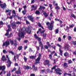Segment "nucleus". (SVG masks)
I'll return each mask as SVG.
<instances>
[{"instance_id":"f257e3e1","label":"nucleus","mask_w":76,"mask_h":76,"mask_svg":"<svg viewBox=\"0 0 76 76\" xmlns=\"http://www.w3.org/2000/svg\"><path fill=\"white\" fill-rule=\"evenodd\" d=\"M34 37L37 39H38V41L39 42V47H41V51H42V50H44L45 48H44V45L42 44V42H41V38L39 37H38V36L37 35V34H35L34 35Z\"/></svg>"},{"instance_id":"f03ea898","label":"nucleus","mask_w":76,"mask_h":76,"mask_svg":"<svg viewBox=\"0 0 76 76\" xmlns=\"http://www.w3.org/2000/svg\"><path fill=\"white\" fill-rule=\"evenodd\" d=\"M56 67H57V65H55V66H54L52 68V70H53V69H55V71L56 72V73H57L58 75H61V74H62L61 73L58 72H62V70L61 69H60L59 68H57V69H56Z\"/></svg>"},{"instance_id":"7ed1b4c3","label":"nucleus","mask_w":76,"mask_h":76,"mask_svg":"<svg viewBox=\"0 0 76 76\" xmlns=\"http://www.w3.org/2000/svg\"><path fill=\"white\" fill-rule=\"evenodd\" d=\"M42 55L40 53H39V56L35 60V62L34 63V64H39L40 63V60H41V57Z\"/></svg>"},{"instance_id":"20e7f679","label":"nucleus","mask_w":76,"mask_h":76,"mask_svg":"<svg viewBox=\"0 0 76 76\" xmlns=\"http://www.w3.org/2000/svg\"><path fill=\"white\" fill-rule=\"evenodd\" d=\"M7 28H8V29L6 31L7 32L5 35V36H8L9 35V31H10L12 29L11 26L10 25H7Z\"/></svg>"},{"instance_id":"39448f33","label":"nucleus","mask_w":76,"mask_h":76,"mask_svg":"<svg viewBox=\"0 0 76 76\" xmlns=\"http://www.w3.org/2000/svg\"><path fill=\"white\" fill-rule=\"evenodd\" d=\"M1 3H2V2L0 0V6L1 7V8L3 9H5V8L6 7V6H7V5H6V4L5 3H4V4H1Z\"/></svg>"},{"instance_id":"423d86ee","label":"nucleus","mask_w":76,"mask_h":76,"mask_svg":"<svg viewBox=\"0 0 76 76\" xmlns=\"http://www.w3.org/2000/svg\"><path fill=\"white\" fill-rule=\"evenodd\" d=\"M10 43L11 45H13V44H14V45L15 47H17L18 42H17V40H16V39L14 40V42H13V40L10 41Z\"/></svg>"},{"instance_id":"0eeeda50","label":"nucleus","mask_w":76,"mask_h":76,"mask_svg":"<svg viewBox=\"0 0 76 76\" xmlns=\"http://www.w3.org/2000/svg\"><path fill=\"white\" fill-rule=\"evenodd\" d=\"M57 45L59 47V51L60 53V55L61 56H63V50H61V48H62V46H61V45H59V44H57Z\"/></svg>"},{"instance_id":"6e6552de","label":"nucleus","mask_w":76,"mask_h":76,"mask_svg":"<svg viewBox=\"0 0 76 76\" xmlns=\"http://www.w3.org/2000/svg\"><path fill=\"white\" fill-rule=\"evenodd\" d=\"M54 23V21H51L50 24V26H48V29L49 30L52 31L53 30V24Z\"/></svg>"},{"instance_id":"1a4fd4ad","label":"nucleus","mask_w":76,"mask_h":76,"mask_svg":"<svg viewBox=\"0 0 76 76\" xmlns=\"http://www.w3.org/2000/svg\"><path fill=\"white\" fill-rule=\"evenodd\" d=\"M10 45V41L8 40H7L5 42H4L2 46L4 47V46H6L7 47H8V45Z\"/></svg>"},{"instance_id":"9d476101","label":"nucleus","mask_w":76,"mask_h":76,"mask_svg":"<svg viewBox=\"0 0 76 76\" xmlns=\"http://www.w3.org/2000/svg\"><path fill=\"white\" fill-rule=\"evenodd\" d=\"M18 35L19 38H24L25 37L24 32H19V33L18 34Z\"/></svg>"},{"instance_id":"9b49d317","label":"nucleus","mask_w":76,"mask_h":76,"mask_svg":"<svg viewBox=\"0 0 76 76\" xmlns=\"http://www.w3.org/2000/svg\"><path fill=\"white\" fill-rule=\"evenodd\" d=\"M50 63V61L46 60L45 61V62L44 63V64L45 66H46V65H48V67L50 66V64H49Z\"/></svg>"},{"instance_id":"f8f14e48","label":"nucleus","mask_w":76,"mask_h":76,"mask_svg":"<svg viewBox=\"0 0 76 76\" xmlns=\"http://www.w3.org/2000/svg\"><path fill=\"white\" fill-rule=\"evenodd\" d=\"M11 26L12 29H16L17 28L16 26V23L15 22H13L11 24Z\"/></svg>"},{"instance_id":"ddd939ff","label":"nucleus","mask_w":76,"mask_h":76,"mask_svg":"<svg viewBox=\"0 0 76 76\" xmlns=\"http://www.w3.org/2000/svg\"><path fill=\"white\" fill-rule=\"evenodd\" d=\"M42 12L43 15H44L45 18H47V17L48 16V13H46V12L45 11L43 10H42Z\"/></svg>"},{"instance_id":"4468645a","label":"nucleus","mask_w":76,"mask_h":76,"mask_svg":"<svg viewBox=\"0 0 76 76\" xmlns=\"http://www.w3.org/2000/svg\"><path fill=\"white\" fill-rule=\"evenodd\" d=\"M28 19H29V20H31V21L32 22H34V18H33V17L31 15L28 16Z\"/></svg>"},{"instance_id":"2eb2a0df","label":"nucleus","mask_w":76,"mask_h":76,"mask_svg":"<svg viewBox=\"0 0 76 76\" xmlns=\"http://www.w3.org/2000/svg\"><path fill=\"white\" fill-rule=\"evenodd\" d=\"M56 53L55 51H53L50 53V54L49 55V57L50 60H52V56L53 55V54H54Z\"/></svg>"},{"instance_id":"dca6fc26","label":"nucleus","mask_w":76,"mask_h":76,"mask_svg":"<svg viewBox=\"0 0 76 76\" xmlns=\"http://www.w3.org/2000/svg\"><path fill=\"white\" fill-rule=\"evenodd\" d=\"M15 73H16L17 75L21 74V71H20V67H19L18 71H16L15 72Z\"/></svg>"},{"instance_id":"f3484780","label":"nucleus","mask_w":76,"mask_h":76,"mask_svg":"<svg viewBox=\"0 0 76 76\" xmlns=\"http://www.w3.org/2000/svg\"><path fill=\"white\" fill-rule=\"evenodd\" d=\"M31 32H32V31L31 30V29H30V28L29 27H28L27 30V33L28 34H29L30 35L31 34Z\"/></svg>"},{"instance_id":"a211bd4d","label":"nucleus","mask_w":76,"mask_h":76,"mask_svg":"<svg viewBox=\"0 0 76 76\" xmlns=\"http://www.w3.org/2000/svg\"><path fill=\"white\" fill-rule=\"evenodd\" d=\"M6 58H7V63H8V64H12V61L10 60L8 56L6 55Z\"/></svg>"},{"instance_id":"6ab92c4d","label":"nucleus","mask_w":76,"mask_h":76,"mask_svg":"<svg viewBox=\"0 0 76 76\" xmlns=\"http://www.w3.org/2000/svg\"><path fill=\"white\" fill-rule=\"evenodd\" d=\"M1 61H7V59L5 57V56L3 55L1 58Z\"/></svg>"},{"instance_id":"aec40b11","label":"nucleus","mask_w":76,"mask_h":76,"mask_svg":"<svg viewBox=\"0 0 76 76\" xmlns=\"http://www.w3.org/2000/svg\"><path fill=\"white\" fill-rule=\"evenodd\" d=\"M32 69L34 71H35L36 72L37 71V70H38V67H35V65H33L32 66Z\"/></svg>"},{"instance_id":"412c9836","label":"nucleus","mask_w":76,"mask_h":76,"mask_svg":"<svg viewBox=\"0 0 76 76\" xmlns=\"http://www.w3.org/2000/svg\"><path fill=\"white\" fill-rule=\"evenodd\" d=\"M6 69V66H0V70H2V72L3 71V70H4Z\"/></svg>"},{"instance_id":"4be33fe9","label":"nucleus","mask_w":76,"mask_h":76,"mask_svg":"<svg viewBox=\"0 0 76 76\" xmlns=\"http://www.w3.org/2000/svg\"><path fill=\"white\" fill-rule=\"evenodd\" d=\"M63 66L64 67V69H67V67H68V66L67 64V63L65 62Z\"/></svg>"},{"instance_id":"5701e85b","label":"nucleus","mask_w":76,"mask_h":76,"mask_svg":"<svg viewBox=\"0 0 76 76\" xmlns=\"http://www.w3.org/2000/svg\"><path fill=\"white\" fill-rule=\"evenodd\" d=\"M11 12H12V10H8L5 11L6 13H8V12H9L8 15H9V16H10L11 15Z\"/></svg>"},{"instance_id":"b1692460","label":"nucleus","mask_w":76,"mask_h":76,"mask_svg":"<svg viewBox=\"0 0 76 76\" xmlns=\"http://www.w3.org/2000/svg\"><path fill=\"white\" fill-rule=\"evenodd\" d=\"M31 8L32 9L31 10V11H32V10H35L37 9V7H35V6L34 5H33L32 7H31ZM32 8H33V9Z\"/></svg>"},{"instance_id":"393cba45","label":"nucleus","mask_w":76,"mask_h":76,"mask_svg":"<svg viewBox=\"0 0 76 76\" xmlns=\"http://www.w3.org/2000/svg\"><path fill=\"white\" fill-rule=\"evenodd\" d=\"M39 8L38 9L39 10H42V9L44 10L45 9V7L43 6H39Z\"/></svg>"},{"instance_id":"a878e982","label":"nucleus","mask_w":76,"mask_h":76,"mask_svg":"<svg viewBox=\"0 0 76 76\" xmlns=\"http://www.w3.org/2000/svg\"><path fill=\"white\" fill-rule=\"evenodd\" d=\"M47 34L46 33H44L42 35L43 38L44 39H45L46 38H47Z\"/></svg>"},{"instance_id":"bb28decb","label":"nucleus","mask_w":76,"mask_h":76,"mask_svg":"<svg viewBox=\"0 0 76 76\" xmlns=\"http://www.w3.org/2000/svg\"><path fill=\"white\" fill-rule=\"evenodd\" d=\"M36 57H37V56H30V58L31 59H35L36 58Z\"/></svg>"},{"instance_id":"cd10ccee","label":"nucleus","mask_w":76,"mask_h":76,"mask_svg":"<svg viewBox=\"0 0 76 76\" xmlns=\"http://www.w3.org/2000/svg\"><path fill=\"white\" fill-rule=\"evenodd\" d=\"M23 69H26H26H29V66H24V67H23Z\"/></svg>"},{"instance_id":"c85d7f7f","label":"nucleus","mask_w":76,"mask_h":76,"mask_svg":"<svg viewBox=\"0 0 76 76\" xmlns=\"http://www.w3.org/2000/svg\"><path fill=\"white\" fill-rule=\"evenodd\" d=\"M37 25H38V26H39V27H40L41 28H42L43 29H44V27L42 26V25H41V23H37Z\"/></svg>"},{"instance_id":"c756f323","label":"nucleus","mask_w":76,"mask_h":76,"mask_svg":"<svg viewBox=\"0 0 76 76\" xmlns=\"http://www.w3.org/2000/svg\"><path fill=\"white\" fill-rule=\"evenodd\" d=\"M24 20L25 19L26 20V24H27V25H28V24H29L30 23H29V21H28L26 20V17H24Z\"/></svg>"},{"instance_id":"7c9ffc66","label":"nucleus","mask_w":76,"mask_h":76,"mask_svg":"<svg viewBox=\"0 0 76 76\" xmlns=\"http://www.w3.org/2000/svg\"><path fill=\"white\" fill-rule=\"evenodd\" d=\"M53 6H58V4L56 3V1H53Z\"/></svg>"},{"instance_id":"2f4dec72","label":"nucleus","mask_w":76,"mask_h":76,"mask_svg":"<svg viewBox=\"0 0 76 76\" xmlns=\"http://www.w3.org/2000/svg\"><path fill=\"white\" fill-rule=\"evenodd\" d=\"M64 54L65 57H67V56L69 55V53L67 52L64 53Z\"/></svg>"},{"instance_id":"473e14b6","label":"nucleus","mask_w":76,"mask_h":76,"mask_svg":"<svg viewBox=\"0 0 76 76\" xmlns=\"http://www.w3.org/2000/svg\"><path fill=\"white\" fill-rule=\"evenodd\" d=\"M69 46H66L64 47V48L65 50H66V51H67V50H69Z\"/></svg>"},{"instance_id":"72a5a7b5","label":"nucleus","mask_w":76,"mask_h":76,"mask_svg":"<svg viewBox=\"0 0 76 76\" xmlns=\"http://www.w3.org/2000/svg\"><path fill=\"white\" fill-rule=\"evenodd\" d=\"M35 14H36V15H39V14H40V12L38 10H37L36 11Z\"/></svg>"},{"instance_id":"f704fd0d","label":"nucleus","mask_w":76,"mask_h":76,"mask_svg":"<svg viewBox=\"0 0 76 76\" xmlns=\"http://www.w3.org/2000/svg\"><path fill=\"white\" fill-rule=\"evenodd\" d=\"M71 18H73L74 19H76V16L73 14L71 15Z\"/></svg>"},{"instance_id":"c9c22d12","label":"nucleus","mask_w":76,"mask_h":76,"mask_svg":"<svg viewBox=\"0 0 76 76\" xmlns=\"http://www.w3.org/2000/svg\"><path fill=\"white\" fill-rule=\"evenodd\" d=\"M12 35H13V33H11L7 37L8 38H11V37H12Z\"/></svg>"},{"instance_id":"e433bc0d","label":"nucleus","mask_w":76,"mask_h":76,"mask_svg":"<svg viewBox=\"0 0 76 76\" xmlns=\"http://www.w3.org/2000/svg\"><path fill=\"white\" fill-rule=\"evenodd\" d=\"M22 49V46H19L18 48V50H19V51H20Z\"/></svg>"},{"instance_id":"4c0bfd02","label":"nucleus","mask_w":76,"mask_h":76,"mask_svg":"<svg viewBox=\"0 0 76 76\" xmlns=\"http://www.w3.org/2000/svg\"><path fill=\"white\" fill-rule=\"evenodd\" d=\"M26 10L25 9H24V10L23 11L22 13H23V15H26Z\"/></svg>"},{"instance_id":"58836bf2","label":"nucleus","mask_w":76,"mask_h":76,"mask_svg":"<svg viewBox=\"0 0 76 76\" xmlns=\"http://www.w3.org/2000/svg\"><path fill=\"white\" fill-rule=\"evenodd\" d=\"M22 31H26V28L25 27H23L21 29Z\"/></svg>"},{"instance_id":"ea45409f","label":"nucleus","mask_w":76,"mask_h":76,"mask_svg":"<svg viewBox=\"0 0 76 76\" xmlns=\"http://www.w3.org/2000/svg\"><path fill=\"white\" fill-rule=\"evenodd\" d=\"M44 48L45 49L48 50V46L47 45H45L44 46Z\"/></svg>"},{"instance_id":"a19ab883","label":"nucleus","mask_w":76,"mask_h":76,"mask_svg":"<svg viewBox=\"0 0 76 76\" xmlns=\"http://www.w3.org/2000/svg\"><path fill=\"white\" fill-rule=\"evenodd\" d=\"M72 44L74 45H76V41H72Z\"/></svg>"},{"instance_id":"79ce46f5","label":"nucleus","mask_w":76,"mask_h":76,"mask_svg":"<svg viewBox=\"0 0 76 76\" xmlns=\"http://www.w3.org/2000/svg\"><path fill=\"white\" fill-rule=\"evenodd\" d=\"M55 32L56 34H58V28L56 29V30H55Z\"/></svg>"},{"instance_id":"37998d69","label":"nucleus","mask_w":76,"mask_h":76,"mask_svg":"<svg viewBox=\"0 0 76 76\" xmlns=\"http://www.w3.org/2000/svg\"><path fill=\"white\" fill-rule=\"evenodd\" d=\"M68 64H71L72 63H73V62L72 61V60H69L68 61Z\"/></svg>"},{"instance_id":"c03bdc74","label":"nucleus","mask_w":76,"mask_h":76,"mask_svg":"<svg viewBox=\"0 0 76 76\" xmlns=\"http://www.w3.org/2000/svg\"><path fill=\"white\" fill-rule=\"evenodd\" d=\"M9 53H10L11 54H12L13 56H15V53L12 51H9Z\"/></svg>"},{"instance_id":"a18cd8bd","label":"nucleus","mask_w":76,"mask_h":76,"mask_svg":"<svg viewBox=\"0 0 76 76\" xmlns=\"http://www.w3.org/2000/svg\"><path fill=\"white\" fill-rule=\"evenodd\" d=\"M75 26V24H72L71 25H69V28H73V27H74Z\"/></svg>"},{"instance_id":"49530a36","label":"nucleus","mask_w":76,"mask_h":76,"mask_svg":"<svg viewBox=\"0 0 76 76\" xmlns=\"http://www.w3.org/2000/svg\"><path fill=\"white\" fill-rule=\"evenodd\" d=\"M16 17H17L18 18V20H21V19L22 18V17H20L19 16H16Z\"/></svg>"},{"instance_id":"de8ad7c7","label":"nucleus","mask_w":76,"mask_h":76,"mask_svg":"<svg viewBox=\"0 0 76 76\" xmlns=\"http://www.w3.org/2000/svg\"><path fill=\"white\" fill-rule=\"evenodd\" d=\"M27 58L25 57V56H24V60L25 62L27 61Z\"/></svg>"},{"instance_id":"09e8293b","label":"nucleus","mask_w":76,"mask_h":76,"mask_svg":"<svg viewBox=\"0 0 76 76\" xmlns=\"http://www.w3.org/2000/svg\"><path fill=\"white\" fill-rule=\"evenodd\" d=\"M55 9H57V10H59V9H60V7H59L58 6H57L55 7Z\"/></svg>"},{"instance_id":"8fccbe9b","label":"nucleus","mask_w":76,"mask_h":76,"mask_svg":"<svg viewBox=\"0 0 76 76\" xmlns=\"http://www.w3.org/2000/svg\"><path fill=\"white\" fill-rule=\"evenodd\" d=\"M16 70V68L14 67V69L11 71V72H13L14 71Z\"/></svg>"},{"instance_id":"3c124183","label":"nucleus","mask_w":76,"mask_h":76,"mask_svg":"<svg viewBox=\"0 0 76 76\" xmlns=\"http://www.w3.org/2000/svg\"><path fill=\"white\" fill-rule=\"evenodd\" d=\"M58 42H61V39L60 37H59L58 39Z\"/></svg>"},{"instance_id":"603ef678","label":"nucleus","mask_w":76,"mask_h":76,"mask_svg":"<svg viewBox=\"0 0 76 76\" xmlns=\"http://www.w3.org/2000/svg\"><path fill=\"white\" fill-rule=\"evenodd\" d=\"M68 39L69 41L72 39V37L69 36L68 37Z\"/></svg>"},{"instance_id":"864d4df0","label":"nucleus","mask_w":76,"mask_h":76,"mask_svg":"<svg viewBox=\"0 0 76 76\" xmlns=\"http://www.w3.org/2000/svg\"><path fill=\"white\" fill-rule=\"evenodd\" d=\"M49 7L50 8V9H52V4H49Z\"/></svg>"},{"instance_id":"5fc2aeb1","label":"nucleus","mask_w":76,"mask_h":76,"mask_svg":"<svg viewBox=\"0 0 76 76\" xmlns=\"http://www.w3.org/2000/svg\"><path fill=\"white\" fill-rule=\"evenodd\" d=\"M11 76V74H10V72H9V73H8L7 74V76Z\"/></svg>"},{"instance_id":"6e6d98bb","label":"nucleus","mask_w":76,"mask_h":76,"mask_svg":"<svg viewBox=\"0 0 76 76\" xmlns=\"http://www.w3.org/2000/svg\"><path fill=\"white\" fill-rule=\"evenodd\" d=\"M28 51L29 52H33V50H32V49L31 48H29Z\"/></svg>"},{"instance_id":"4d7b16f0","label":"nucleus","mask_w":76,"mask_h":76,"mask_svg":"<svg viewBox=\"0 0 76 76\" xmlns=\"http://www.w3.org/2000/svg\"><path fill=\"white\" fill-rule=\"evenodd\" d=\"M64 29H65V31H67V30H69V27L67 26L66 27V28H64Z\"/></svg>"},{"instance_id":"13d9d810","label":"nucleus","mask_w":76,"mask_h":76,"mask_svg":"<svg viewBox=\"0 0 76 76\" xmlns=\"http://www.w3.org/2000/svg\"><path fill=\"white\" fill-rule=\"evenodd\" d=\"M3 24H4V23L2 21H1L0 22V25H3Z\"/></svg>"},{"instance_id":"bf43d9fd","label":"nucleus","mask_w":76,"mask_h":76,"mask_svg":"<svg viewBox=\"0 0 76 76\" xmlns=\"http://www.w3.org/2000/svg\"><path fill=\"white\" fill-rule=\"evenodd\" d=\"M22 10V8H19V9H18L19 12L20 13L21 10Z\"/></svg>"},{"instance_id":"052dcab7","label":"nucleus","mask_w":76,"mask_h":76,"mask_svg":"<svg viewBox=\"0 0 76 76\" xmlns=\"http://www.w3.org/2000/svg\"><path fill=\"white\" fill-rule=\"evenodd\" d=\"M11 64H8L7 65V67H10Z\"/></svg>"},{"instance_id":"680f3d73","label":"nucleus","mask_w":76,"mask_h":76,"mask_svg":"<svg viewBox=\"0 0 76 76\" xmlns=\"http://www.w3.org/2000/svg\"><path fill=\"white\" fill-rule=\"evenodd\" d=\"M12 13H13V14H14V15H16V12L15 11V10H14L12 11Z\"/></svg>"},{"instance_id":"e2e57ef3","label":"nucleus","mask_w":76,"mask_h":76,"mask_svg":"<svg viewBox=\"0 0 76 76\" xmlns=\"http://www.w3.org/2000/svg\"><path fill=\"white\" fill-rule=\"evenodd\" d=\"M36 48L37 51H39V46H37Z\"/></svg>"},{"instance_id":"0e129e2a","label":"nucleus","mask_w":76,"mask_h":76,"mask_svg":"<svg viewBox=\"0 0 76 76\" xmlns=\"http://www.w3.org/2000/svg\"><path fill=\"white\" fill-rule=\"evenodd\" d=\"M56 59H54L53 61V63L54 64H56V62L57 61H56Z\"/></svg>"},{"instance_id":"69168bd1","label":"nucleus","mask_w":76,"mask_h":76,"mask_svg":"<svg viewBox=\"0 0 76 76\" xmlns=\"http://www.w3.org/2000/svg\"><path fill=\"white\" fill-rule=\"evenodd\" d=\"M16 24H21V23L19 21H18L16 23Z\"/></svg>"},{"instance_id":"338daca9","label":"nucleus","mask_w":76,"mask_h":76,"mask_svg":"<svg viewBox=\"0 0 76 76\" xmlns=\"http://www.w3.org/2000/svg\"><path fill=\"white\" fill-rule=\"evenodd\" d=\"M55 20H56V21H57L58 22H59V21H60V19H58L57 18H55Z\"/></svg>"},{"instance_id":"774afa93","label":"nucleus","mask_w":76,"mask_h":76,"mask_svg":"<svg viewBox=\"0 0 76 76\" xmlns=\"http://www.w3.org/2000/svg\"><path fill=\"white\" fill-rule=\"evenodd\" d=\"M52 48H53V49H54V50H55V49H56V46H54V45H52Z\"/></svg>"}]
</instances>
